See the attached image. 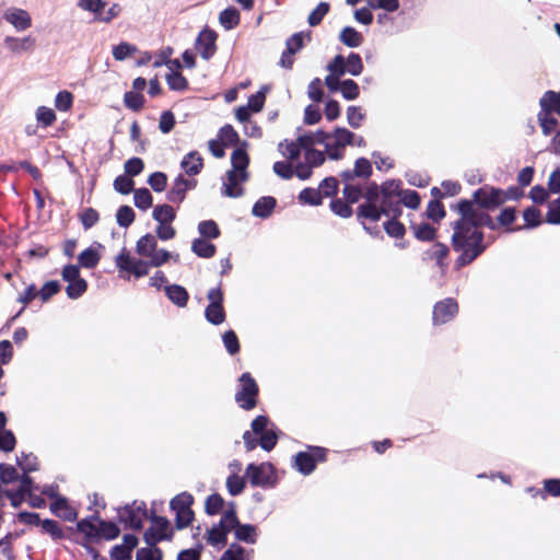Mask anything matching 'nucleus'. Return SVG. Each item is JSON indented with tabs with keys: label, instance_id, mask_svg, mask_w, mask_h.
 <instances>
[{
	"label": "nucleus",
	"instance_id": "8fccbe9b",
	"mask_svg": "<svg viewBox=\"0 0 560 560\" xmlns=\"http://www.w3.org/2000/svg\"><path fill=\"white\" fill-rule=\"evenodd\" d=\"M218 139L225 147L235 144L238 140V135L231 126H225L220 130Z\"/></svg>",
	"mask_w": 560,
	"mask_h": 560
},
{
	"label": "nucleus",
	"instance_id": "e433bc0d",
	"mask_svg": "<svg viewBox=\"0 0 560 560\" xmlns=\"http://www.w3.org/2000/svg\"><path fill=\"white\" fill-rule=\"evenodd\" d=\"M346 100H355L359 96V86L353 80L338 81V89Z\"/></svg>",
	"mask_w": 560,
	"mask_h": 560
},
{
	"label": "nucleus",
	"instance_id": "4c0bfd02",
	"mask_svg": "<svg viewBox=\"0 0 560 560\" xmlns=\"http://www.w3.org/2000/svg\"><path fill=\"white\" fill-rule=\"evenodd\" d=\"M31 491V480L28 478H23L19 481V489L15 493L9 492L8 495L11 499V503L13 506H18L20 502L24 499V497Z\"/></svg>",
	"mask_w": 560,
	"mask_h": 560
},
{
	"label": "nucleus",
	"instance_id": "bb28decb",
	"mask_svg": "<svg viewBox=\"0 0 560 560\" xmlns=\"http://www.w3.org/2000/svg\"><path fill=\"white\" fill-rule=\"evenodd\" d=\"M276 206V200L272 197L260 198L253 207V214L259 218L268 217Z\"/></svg>",
	"mask_w": 560,
	"mask_h": 560
},
{
	"label": "nucleus",
	"instance_id": "0eeeda50",
	"mask_svg": "<svg viewBox=\"0 0 560 560\" xmlns=\"http://www.w3.org/2000/svg\"><path fill=\"white\" fill-rule=\"evenodd\" d=\"M115 262L120 272L133 275L137 278L149 273V264L133 259L125 248L116 256Z\"/></svg>",
	"mask_w": 560,
	"mask_h": 560
},
{
	"label": "nucleus",
	"instance_id": "f257e3e1",
	"mask_svg": "<svg viewBox=\"0 0 560 560\" xmlns=\"http://www.w3.org/2000/svg\"><path fill=\"white\" fill-rule=\"evenodd\" d=\"M475 201H463L459 203L462 220L457 223L453 235L454 246L463 250L460 260L471 261L480 254L479 247L481 236L477 228L488 222L489 218L482 208L495 207L505 200V195L501 190L485 187L477 190L474 195Z\"/></svg>",
	"mask_w": 560,
	"mask_h": 560
},
{
	"label": "nucleus",
	"instance_id": "ea45409f",
	"mask_svg": "<svg viewBox=\"0 0 560 560\" xmlns=\"http://www.w3.org/2000/svg\"><path fill=\"white\" fill-rule=\"evenodd\" d=\"M150 264L154 267H160L163 264L167 262L170 259H174V261H178L179 257L178 255H173L172 253L165 250V249H158L153 252V255L150 257Z\"/></svg>",
	"mask_w": 560,
	"mask_h": 560
},
{
	"label": "nucleus",
	"instance_id": "9d476101",
	"mask_svg": "<svg viewBox=\"0 0 560 560\" xmlns=\"http://www.w3.org/2000/svg\"><path fill=\"white\" fill-rule=\"evenodd\" d=\"M209 305L206 308V318L213 325H220L225 319L224 310L222 306L223 294L220 289H211L208 292Z\"/></svg>",
	"mask_w": 560,
	"mask_h": 560
},
{
	"label": "nucleus",
	"instance_id": "5fc2aeb1",
	"mask_svg": "<svg viewBox=\"0 0 560 560\" xmlns=\"http://www.w3.org/2000/svg\"><path fill=\"white\" fill-rule=\"evenodd\" d=\"M401 202L412 209H417L420 205V197L415 190H401L400 194Z\"/></svg>",
	"mask_w": 560,
	"mask_h": 560
},
{
	"label": "nucleus",
	"instance_id": "0e129e2a",
	"mask_svg": "<svg viewBox=\"0 0 560 560\" xmlns=\"http://www.w3.org/2000/svg\"><path fill=\"white\" fill-rule=\"evenodd\" d=\"M226 487L232 495H236L242 492L244 488V480L237 475H230L226 480Z\"/></svg>",
	"mask_w": 560,
	"mask_h": 560
},
{
	"label": "nucleus",
	"instance_id": "423d86ee",
	"mask_svg": "<svg viewBox=\"0 0 560 560\" xmlns=\"http://www.w3.org/2000/svg\"><path fill=\"white\" fill-rule=\"evenodd\" d=\"M384 201L378 199V187L372 185L366 190V202L360 206V217L371 222H376L384 213Z\"/></svg>",
	"mask_w": 560,
	"mask_h": 560
},
{
	"label": "nucleus",
	"instance_id": "a18cd8bd",
	"mask_svg": "<svg viewBox=\"0 0 560 560\" xmlns=\"http://www.w3.org/2000/svg\"><path fill=\"white\" fill-rule=\"evenodd\" d=\"M401 189L399 182L396 180H388L385 182L381 188H378V196L382 195L383 199L382 201L385 202L386 199L393 197V196H399Z\"/></svg>",
	"mask_w": 560,
	"mask_h": 560
},
{
	"label": "nucleus",
	"instance_id": "603ef678",
	"mask_svg": "<svg viewBox=\"0 0 560 560\" xmlns=\"http://www.w3.org/2000/svg\"><path fill=\"white\" fill-rule=\"evenodd\" d=\"M173 222L158 223L155 229L156 236L162 241H168L175 237L176 230L172 225Z\"/></svg>",
	"mask_w": 560,
	"mask_h": 560
},
{
	"label": "nucleus",
	"instance_id": "680f3d73",
	"mask_svg": "<svg viewBox=\"0 0 560 560\" xmlns=\"http://www.w3.org/2000/svg\"><path fill=\"white\" fill-rule=\"evenodd\" d=\"M149 185L155 191H163L166 188L167 177L165 174L156 172L149 177Z\"/></svg>",
	"mask_w": 560,
	"mask_h": 560
},
{
	"label": "nucleus",
	"instance_id": "6e6d98bb",
	"mask_svg": "<svg viewBox=\"0 0 560 560\" xmlns=\"http://www.w3.org/2000/svg\"><path fill=\"white\" fill-rule=\"evenodd\" d=\"M413 233L421 241H430L434 237L435 230L431 225L422 223L413 226Z\"/></svg>",
	"mask_w": 560,
	"mask_h": 560
},
{
	"label": "nucleus",
	"instance_id": "e2e57ef3",
	"mask_svg": "<svg viewBox=\"0 0 560 560\" xmlns=\"http://www.w3.org/2000/svg\"><path fill=\"white\" fill-rule=\"evenodd\" d=\"M223 342L231 354H235L240 350L238 339L233 330H229L223 335Z\"/></svg>",
	"mask_w": 560,
	"mask_h": 560
},
{
	"label": "nucleus",
	"instance_id": "39448f33",
	"mask_svg": "<svg viewBox=\"0 0 560 560\" xmlns=\"http://www.w3.org/2000/svg\"><path fill=\"white\" fill-rule=\"evenodd\" d=\"M194 498L187 492H183L176 495L170 503L172 511L175 513V525L177 529L188 527L194 518L195 514L191 510Z\"/></svg>",
	"mask_w": 560,
	"mask_h": 560
},
{
	"label": "nucleus",
	"instance_id": "393cba45",
	"mask_svg": "<svg viewBox=\"0 0 560 560\" xmlns=\"http://www.w3.org/2000/svg\"><path fill=\"white\" fill-rule=\"evenodd\" d=\"M152 217L158 223L173 222L176 218V211L170 205H160L153 209Z\"/></svg>",
	"mask_w": 560,
	"mask_h": 560
},
{
	"label": "nucleus",
	"instance_id": "4468645a",
	"mask_svg": "<svg viewBox=\"0 0 560 560\" xmlns=\"http://www.w3.org/2000/svg\"><path fill=\"white\" fill-rule=\"evenodd\" d=\"M327 69L329 74L325 78V84L330 91L335 92L338 89L339 78L348 72L345 58L340 55L336 56Z\"/></svg>",
	"mask_w": 560,
	"mask_h": 560
},
{
	"label": "nucleus",
	"instance_id": "2f4dec72",
	"mask_svg": "<svg viewBox=\"0 0 560 560\" xmlns=\"http://www.w3.org/2000/svg\"><path fill=\"white\" fill-rule=\"evenodd\" d=\"M152 530L156 539H168L172 537L171 524L164 517H158L153 521Z\"/></svg>",
	"mask_w": 560,
	"mask_h": 560
},
{
	"label": "nucleus",
	"instance_id": "72a5a7b5",
	"mask_svg": "<svg viewBox=\"0 0 560 560\" xmlns=\"http://www.w3.org/2000/svg\"><path fill=\"white\" fill-rule=\"evenodd\" d=\"M167 296L176 305L183 307L186 305L188 300L187 291L179 285H171L166 289Z\"/></svg>",
	"mask_w": 560,
	"mask_h": 560
},
{
	"label": "nucleus",
	"instance_id": "a19ab883",
	"mask_svg": "<svg viewBox=\"0 0 560 560\" xmlns=\"http://www.w3.org/2000/svg\"><path fill=\"white\" fill-rule=\"evenodd\" d=\"M98 540L100 539H106L110 540L118 536L119 529L118 527L113 523H106L101 520H98Z\"/></svg>",
	"mask_w": 560,
	"mask_h": 560
},
{
	"label": "nucleus",
	"instance_id": "09e8293b",
	"mask_svg": "<svg viewBox=\"0 0 560 560\" xmlns=\"http://www.w3.org/2000/svg\"><path fill=\"white\" fill-rule=\"evenodd\" d=\"M268 89L262 88L258 93L252 95L248 98L247 106L252 109L254 113H258L261 110L265 104V97Z\"/></svg>",
	"mask_w": 560,
	"mask_h": 560
},
{
	"label": "nucleus",
	"instance_id": "c9c22d12",
	"mask_svg": "<svg viewBox=\"0 0 560 560\" xmlns=\"http://www.w3.org/2000/svg\"><path fill=\"white\" fill-rule=\"evenodd\" d=\"M133 201L137 208L147 210L152 206L153 198L147 188H140L135 190Z\"/></svg>",
	"mask_w": 560,
	"mask_h": 560
},
{
	"label": "nucleus",
	"instance_id": "37998d69",
	"mask_svg": "<svg viewBox=\"0 0 560 560\" xmlns=\"http://www.w3.org/2000/svg\"><path fill=\"white\" fill-rule=\"evenodd\" d=\"M194 186V183L191 180L185 179L182 176H179L174 184V187L172 189L173 200H179L182 201L184 199V195L186 190L190 189Z\"/></svg>",
	"mask_w": 560,
	"mask_h": 560
},
{
	"label": "nucleus",
	"instance_id": "b1692460",
	"mask_svg": "<svg viewBox=\"0 0 560 560\" xmlns=\"http://www.w3.org/2000/svg\"><path fill=\"white\" fill-rule=\"evenodd\" d=\"M158 247L155 237L151 234L141 236L136 245V250L140 256L150 257Z\"/></svg>",
	"mask_w": 560,
	"mask_h": 560
},
{
	"label": "nucleus",
	"instance_id": "dca6fc26",
	"mask_svg": "<svg viewBox=\"0 0 560 560\" xmlns=\"http://www.w3.org/2000/svg\"><path fill=\"white\" fill-rule=\"evenodd\" d=\"M1 46L12 55H22L33 49L34 42L31 37H4Z\"/></svg>",
	"mask_w": 560,
	"mask_h": 560
},
{
	"label": "nucleus",
	"instance_id": "ddd939ff",
	"mask_svg": "<svg viewBox=\"0 0 560 560\" xmlns=\"http://www.w3.org/2000/svg\"><path fill=\"white\" fill-rule=\"evenodd\" d=\"M324 451L314 448L311 452H302L295 456V466L302 474H310L314 470L316 460L324 459Z\"/></svg>",
	"mask_w": 560,
	"mask_h": 560
},
{
	"label": "nucleus",
	"instance_id": "473e14b6",
	"mask_svg": "<svg viewBox=\"0 0 560 560\" xmlns=\"http://www.w3.org/2000/svg\"><path fill=\"white\" fill-rule=\"evenodd\" d=\"M191 249L196 255L203 258L212 257L215 253L214 245L201 238L192 242Z\"/></svg>",
	"mask_w": 560,
	"mask_h": 560
},
{
	"label": "nucleus",
	"instance_id": "338daca9",
	"mask_svg": "<svg viewBox=\"0 0 560 560\" xmlns=\"http://www.w3.org/2000/svg\"><path fill=\"white\" fill-rule=\"evenodd\" d=\"M347 118L348 122L357 128L361 125L364 114L362 113V109L360 107L350 106L347 110Z\"/></svg>",
	"mask_w": 560,
	"mask_h": 560
},
{
	"label": "nucleus",
	"instance_id": "774afa93",
	"mask_svg": "<svg viewBox=\"0 0 560 560\" xmlns=\"http://www.w3.org/2000/svg\"><path fill=\"white\" fill-rule=\"evenodd\" d=\"M245 550L236 545L230 546V548L222 555L220 560H244Z\"/></svg>",
	"mask_w": 560,
	"mask_h": 560
},
{
	"label": "nucleus",
	"instance_id": "412c9836",
	"mask_svg": "<svg viewBox=\"0 0 560 560\" xmlns=\"http://www.w3.org/2000/svg\"><path fill=\"white\" fill-rule=\"evenodd\" d=\"M303 46L302 37H290L287 40V48L282 52L280 63L284 68H291L293 60L290 58L291 55L298 52Z\"/></svg>",
	"mask_w": 560,
	"mask_h": 560
},
{
	"label": "nucleus",
	"instance_id": "4be33fe9",
	"mask_svg": "<svg viewBox=\"0 0 560 560\" xmlns=\"http://www.w3.org/2000/svg\"><path fill=\"white\" fill-rule=\"evenodd\" d=\"M98 520H82L78 523V530L84 535L88 541L98 540Z\"/></svg>",
	"mask_w": 560,
	"mask_h": 560
},
{
	"label": "nucleus",
	"instance_id": "6ab92c4d",
	"mask_svg": "<svg viewBox=\"0 0 560 560\" xmlns=\"http://www.w3.org/2000/svg\"><path fill=\"white\" fill-rule=\"evenodd\" d=\"M51 512L66 521H74L78 517L77 511L68 503L65 498L58 497L50 505Z\"/></svg>",
	"mask_w": 560,
	"mask_h": 560
},
{
	"label": "nucleus",
	"instance_id": "4d7b16f0",
	"mask_svg": "<svg viewBox=\"0 0 560 560\" xmlns=\"http://www.w3.org/2000/svg\"><path fill=\"white\" fill-rule=\"evenodd\" d=\"M299 198L303 203H308L312 206H317L322 203L320 192L315 189H304L303 191H301Z\"/></svg>",
	"mask_w": 560,
	"mask_h": 560
},
{
	"label": "nucleus",
	"instance_id": "7ed1b4c3",
	"mask_svg": "<svg viewBox=\"0 0 560 560\" xmlns=\"http://www.w3.org/2000/svg\"><path fill=\"white\" fill-rule=\"evenodd\" d=\"M248 154L243 147H237L231 156L232 170L226 174L224 183V195L228 197H238L242 195L241 183L247 179L246 168L248 166Z\"/></svg>",
	"mask_w": 560,
	"mask_h": 560
},
{
	"label": "nucleus",
	"instance_id": "13d9d810",
	"mask_svg": "<svg viewBox=\"0 0 560 560\" xmlns=\"http://www.w3.org/2000/svg\"><path fill=\"white\" fill-rule=\"evenodd\" d=\"M199 233L206 237L215 238L219 236V229L215 222L209 220L200 222L198 225Z\"/></svg>",
	"mask_w": 560,
	"mask_h": 560
},
{
	"label": "nucleus",
	"instance_id": "f704fd0d",
	"mask_svg": "<svg viewBox=\"0 0 560 560\" xmlns=\"http://www.w3.org/2000/svg\"><path fill=\"white\" fill-rule=\"evenodd\" d=\"M100 253L96 248H88L79 255V262L84 268H94L100 261Z\"/></svg>",
	"mask_w": 560,
	"mask_h": 560
},
{
	"label": "nucleus",
	"instance_id": "a878e982",
	"mask_svg": "<svg viewBox=\"0 0 560 560\" xmlns=\"http://www.w3.org/2000/svg\"><path fill=\"white\" fill-rule=\"evenodd\" d=\"M182 167L188 175H196L202 167V159L198 153L191 152L182 161Z\"/></svg>",
	"mask_w": 560,
	"mask_h": 560
},
{
	"label": "nucleus",
	"instance_id": "1a4fd4ad",
	"mask_svg": "<svg viewBox=\"0 0 560 560\" xmlns=\"http://www.w3.org/2000/svg\"><path fill=\"white\" fill-rule=\"evenodd\" d=\"M241 389L236 394V401L244 409H252L256 406L258 387L249 374L245 373L240 378Z\"/></svg>",
	"mask_w": 560,
	"mask_h": 560
},
{
	"label": "nucleus",
	"instance_id": "864d4df0",
	"mask_svg": "<svg viewBox=\"0 0 560 560\" xmlns=\"http://www.w3.org/2000/svg\"><path fill=\"white\" fill-rule=\"evenodd\" d=\"M133 180L126 175L118 176L114 182L115 189L124 195L129 194L133 189Z\"/></svg>",
	"mask_w": 560,
	"mask_h": 560
},
{
	"label": "nucleus",
	"instance_id": "c756f323",
	"mask_svg": "<svg viewBox=\"0 0 560 560\" xmlns=\"http://www.w3.org/2000/svg\"><path fill=\"white\" fill-rule=\"evenodd\" d=\"M220 23L225 30H231L240 23V12L234 7L226 8L220 13Z\"/></svg>",
	"mask_w": 560,
	"mask_h": 560
},
{
	"label": "nucleus",
	"instance_id": "2eb2a0df",
	"mask_svg": "<svg viewBox=\"0 0 560 560\" xmlns=\"http://www.w3.org/2000/svg\"><path fill=\"white\" fill-rule=\"evenodd\" d=\"M3 18L8 23L12 24L18 32L26 31L32 24L30 13L19 8L8 9Z\"/></svg>",
	"mask_w": 560,
	"mask_h": 560
},
{
	"label": "nucleus",
	"instance_id": "aec40b11",
	"mask_svg": "<svg viewBox=\"0 0 560 560\" xmlns=\"http://www.w3.org/2000/svg\"><path fill=\"white\" fill-rule=\"evenodd\" d=\"M372 173V165L369 160L360 158L354 163L352 171L342 173V177L346 180L352 179L353 177H369Z\"/></svg>",
	"mask_w": 560,
	"mask_h": 560
},
{
	"label": "nucleus",
	"instance_id": "3c124183",
	"mask_svg": "<svg viewBox=\"0 0 560 560\" xmlns=\"http://www.w3.org/2000/svg\"><path fill=\"white\" fill-rule=\"evenodd\" d=\"M205 508L208 514H218L223 508V499L219 494H212L206 500Z\"/></svg>",
	"mask_w": 560,
	"mask_h": 560
},
{
	"label": "nucleus",
	"instance_id": "20e7f679",
	"mask_svg": "<svg viewBox=\"0 0 560 560\" xmlns=\"http://www.w3.org/2000/svg\"><path fill=\"white\" fill-rule=\"evenodd\" d=\"M237 525V517L233 505H230L223 513L219 524L212 526L207 533V540L210 545H224L226 536Z\"/></svg>",
	"mask_w": 560,
	"mask_h": 560
},
{
	"label": "nucleus",
	"instance_id": "052dcab7",
	"mask_svg": "<svg viewBox=\"0 0 560 560\" xmlns=\"http://www.w3.org/2000/svg\"><path fill=\"white\" fill-rule=\"evenodd\" d=\"M524 220L526 222V228H534L540 224L541 222V213L536 208H528L523 213Z\"/></svg>",
	"mask_w": 560,
	"mask_h": 560
},
{
	"label": "nucleus",
	"instance_id": "a211bd4d",
	"mask_svg": "<svg viewBox=\"0 0 560 560\" xmlns=\"http://www.w3.org/2000/svg\"><path fill=\"white\" fill-rule=\"evenodd\" d=\"M457 313V305L452 300L438 303L434 307L433 319L435 324H443L450 320Z\"/></svg>",
	"mask_w": 560,
	"mask_h": 560
},
{
	"label": "nucleus",
	"instance_id": "79ce46f5",
	"mask_svg": "<svg viewBox=\"0 0 560 560\" xmlns=\"http://www.w3.org/2000/svg\"><path fill=\"white\" fill-rule=\"evenodd\" d=\"M329 8V3L319 2L317 7L308 15V24L311 26L318 25L323 21L324 16L328 13Z\"/></svg>",
	"mask_w": 560,
	"mask_h": 560
},
{
	"label": "nucleus",
	"instance_id": "6e6552de",
	"mask_svg": "<svg viewBox=\"0 0 560 560\" xmlns=\"http://www.w3.org/2000/svg\"><path fill=\"white\" fill-rule=\"evenodd\" d=\"M165 65L168 69L166 73V82L172 90L184 91L187 88V80L179 72L180 65L177 59H170L168 56H163L161 60H155L154 66L159 67Z\"/></svg>",
	"mask_w": 560,
	"mask_h": 560
},
{
	"label": "nucleus",
	"instance_id": "cd10ccee",
	"mask_svg": "<svg viewBox=\"0 0 560 560\" xmlns=\"http://www.w3.org/2000/svg\"><path fill=\"white\" fill-rule=\"evenodd\" d=\"M35 118L38 125L46 128L55 124L57 116L52 108L39 106L35 112Z\"/></svg>",
	"mask_w": 560,
	"mask_h": 560
},
{
	"label": "nucleus",
	"instance_id": "c03bdc74",
	"mask_svg": "<svg viewBox=\"0 0 560 560\" xmlns=\"http://www.w3.org/2000/svg\"><path fill=\"white\" fill-rule=\"evenodd\" d=\"M235 529V536L237 539L253 544L255 542L256 532L255 527L252 525H237L233 528Z\"/></svg>",
	"mask_w": 560,
	"mask_h": 560
},
{
	"label": "nucleus",
	"instance_id": "7c9ffc66",
	"mask_svg": "<svg viewBox=\"0 0 560 560\" xmlns=\"http://www.w3.org/2000/svg\"><path fill=\"white\" fill-rule=\"evenodd\" d=\"M124 104L127 108H129L133 112H138L144 105V96L142 93L131 90V91L125 93Z\"/></svg>",
	"mask_w": 560,
	"mask_h": 560
},
{
	"label": "nucleus",
	"instance_id": "f03ea898",
	"mask_svg": "<svg viewBox=\"0 0 560 560\" xmlns=\"http://www.w3.org/2000/svg\"><path fill=\"white\" fill-rule=\"evenodd\" d=\"M354 136L345 128H338L330 135L324 131H316L310 135L299 137L298 141H284L279 144V150L283 156L294 160L300 154V147L307 148L313 144H324L326 152L331 159H339L341 150L352 143Z\"/></svg>",
	"mask_w": 560,
	"mask_h": 560
},
{
	"label": "nucleus",
	"instance_id": "de8ad7c7",
	"mask_svg": "<svg viewBox=\"0 0 560 560\" xmlns=\"http://www.w3.org/2000/svg\"><path fill=\"white\" fill-rule=\"evenodd\" d=\"M86 281L82 278L68 283L66 292L70 299H77L86 291Z\"/></svg>",
	"mask_w": 560,
	"mask_h": 560
},
{
	"label": "nucleus",
	"instance_id": "9b49d317",
	"mask_svg": "<svg viewBox=\"0 0 560 560\" xmlns=\"http://www.w3.org/2000/svg\"><path fill=\"white\" fill-rule=\"evenodd\" d=\"M252 430L260 436V446L270 451L277 443V435L273 430L268 429V419L264 416L257 417L252 423Z\"/></svg>",
	"mask_w": 560,
	"mask_h": 560
},
{
	"label": "nucleus",
	"instance_id": "5701e85b",
	"mask_svg": "<svg viewBox=\"0 0 560 560\" xmlns=\"http://www.w3.org/2000/svg\"><path fill=\"white\" fill-rule=\"evenodd\" d=\"M540 106L544 113L550 114L551 112H556L560 115V92H546L540 100Z\"/></svg>",
	"mask_w": 560,
	"mask_h": 560
},
{
	"label": "nucleus",
	"instance_id": "f8f14e48",
	"mask_svg": "<svg viewBox=\"0 0 560 560\" xmlns=\"http://www.w3.org/2000/svg\"><path fill=\"white\" fill-rule=\"evenodd\" d=\"M247 477L250 479L253 485L265 486L273 481V467L264 463L260 465L250 464L246 470Z\"/></svg>",
	"mask_w": 560,
	"mask_h": 560
},
{
	"label": "nucleus",
	"instance_id": "58836bf2",
	"mask_svg": "<svg viewBox=\"0 0 560 560\" xmlns=\"http://www.w3.org/2000/svg\"><path fill=\"white\" fill-rule=\"evenodd\" d=\"M55 107L59 112H69L73 104V94L69 91H61L55 97Z\"/></svg>",
	"mask_w": 560,
	"mask_h": 560
},
{
	"label": "nucleus",
	"instance_id": "c85d7f7f",
	"mask_svg": "<svg viewBox=\"0 0 560 560\" xmlns=\"http://www.w3.org/2000/svg\"><path fill=\"white\" fill-rule=\"evenodd\" d=\"M195 49L202 58H210L215 52L214 37H197Z\"/></svg>",
	"mask_w": 560,
	"mask_h": 560
},
{
	"label": "nucleus",
	"instance_id": "49530a36",
	"mask_svg": "<svg viewBox=\"0 0 560 560\" xmlns=\"http://www.w3.org/2000/svg\"><path fill=\"white\" fill-rule=\"evenodd\" d=\"M116 221L120 226H129L135 221L133 210L129 206H121L117 210Z\"/></svg>",
	"mask_w": 560,
	"mask_h": 560
},
{
	"label": "nucleus",
	"instance_id": "f3484780",
	"mask_svg": "<svg viewBox=\"0 0 560 560\" xmlns=\"http://www.w3.org/2000/svg\"><path fill=\"white\" fill-rule=\"evenodd\" d=\"M307 148L300 147L301 149H305V159L307 165H299L295 167V174L301 179H306L311 176L312 167L320 164L324 161V156L319 151L311 150Z\"/></svg>",
	"mask_w": 560,
	"mask_h": 560
},
{
	"label": "nucleus",
	"instance_id": "69168bd1",
	"mask_svg": "<svg viewBox=\"0 0 560 560\" xmlns=\"http://www.w3.org/2000/svg\"><path fill=\"white\" fill-rule=\"evenodd\" d=\"M347 71L352 75H359L362 72L363 66L358 55H350L346 60Z\"/></svg>",
	"mask_w": 560,
	"mask_h": 560
},
{
	"label": "nucleus",
	"instance_id": "bf43d9fd",
	"mask_svg": "<svg viewBox=\"0 0 560 560\" xmlns=\"http://www.w3.org/2000/svg\"><path fill=\"white\" fill-rule=\"evenodd\" d=\"M368 4L372 9H384L394 12L399 8L398 0H368Z\"/></svg>",
	"mask_w": 560,
	"mask_h": 560
}]
</instances>
